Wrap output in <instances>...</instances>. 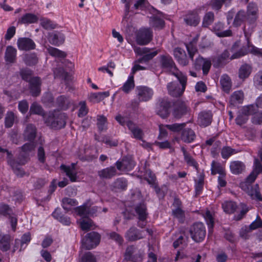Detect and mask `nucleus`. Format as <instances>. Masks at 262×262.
Here are the masks:
<instances>
[{"label":"nucleus","mask_w":262,"mask_h":262,"mask_svg":"<svg viewBox=\"0 0 262 262\" xmlns=\"http://www.w3.org/2000/svg\"><path fill=\"white\" fill-rule=\"evenodd\" d=\"M258 8L257 4L253 2L249 3L247 6V10L238 11L236 14L233 24L239 27L245 21L249 24H254L258 18Z\"/></svg>","instance_id":"obj_1"},{"label":"nucleus","mask_w":262,"mask_h":262,"mask_svg":"<svg viewBox=\"0 0 262 262\" xmlns=\"http://www.w3.org/2000/svg\"><path fill=\"white\" fill-rule=\"evenodd\" d=\"M172 75L177 78V82H171L167 84V88L168 94L173 97H181L185 91L187 84V77L181 72H172Z\"/></svg>","instance_id":"obj_2"},{"label":"nucleus","mask_w":262,"mask_h":262,"mask_svg":"<svg viewBox=\"0 0 262 262\" xmlns=\"http://www.w3.org/2000/svg\"><path fill=\"white\" fill-rule=\"evenodd\" d=\"M67 119L66 113L54 111L50 112L46 118L45 123L51 128L60 129L66 126Z\"/></svg>","instance_id":"obj_3"},{"label":"nucleus","mask_w":262,"mask_h":262,"mask_svg":"<svg viewBox=\"0 0 262 262\" xmlns=\"http://www.w3.org/2000/svg\"><path fill=\"white\" fill-rule=\"evenodd\" d=\"M7 159L8 164L11 167L14 173L17 176L23 177L25 173L23 169L19 167V166L25 165L27 163L26 158L19 157L17 159H15L13 158L11 152H8Z\"/></svg>","instance_id":"obj_4"},{"label":"nucleus","mask_w":262,"mask_h":262,"mask_svg":"<svg viewBox=\"0 0 262 262\" xmlns=\"http://www.w3.org/2000/svg\"><path fill=\"white\" fill-rule=\"evenodd\" d=\"M100 235L94 231L88 233L82 239V247L86 250L95 248L100 243Z\"/></svg>","instance_id":"obj_5"},{"label":"nucleus","mask_w":262,"mask_h":262,"mask_svg":"<svg viewBox=\"0 0 262 262\" xmlns=\"http://www.w3.org/2000/svg\"><path fill=\"white\" fill-rule=\"evenodd\" d=\"M189 232L193 241L197 243L201 242L206 236L205 227L202 223H195L191 227Z\"/></svg>","instance_id":"obj_6"},{"label":"nucleus","mask_w":262,"mask_h":262,"mask_svg":"<svg viewBox=\"0 0 262 262\" xmlns=\"http://www.w3.org/2000/svg\"><path fill=\"white\" fill-rule=\"evenodd\" d=\"M171 103L166 98H160L156 105V114L162 118H166L170 114Z\"/></svg>","instance_id":"obj_7"},{"label":"nucleus","mask_w":262,"mask_h":262,"mask_svg":"<svg viewBox=\"0 0 262 262\" xmlns=\"http://www.w3.org/2000/svg\"><path fill=\"white\" fill-rule=\"evenodd\" d=\"M211 66V61L210 59L203 58L199 55L194 60H193V67L196 70L203 71V74L207 75Z\"/></svg>","instance_id":"obj_8"},{"label":"nucleus","mask_w":262,"mask_h":262,"mask_svg":"<svg viewBox=\"0 0 262 262\" xmlns=\"http://www.w3.org/2000/svg\"><path fill=\"white\" fill-rule=\"evenodd\" d=\"M174 107L172 112L173 117L179 119L186 115L190 111V108L186 103L181 100H178L174 102Z\"/></svg>","instance_id":"obj_9"},{"label":"nucleus","mask_w":262,"mask_h":262,"mask_svg":"<svg viewBox=\"0 0 262 262\" xmlns=\"http://www.w3.org/2000/svg\"><path fill=\"white\" fill-rule=\"evenodd\" d=\"M152 38V32L150 28H143L139 30L136 41L138 45H145L149 43Z\"/></svg>","instance_id":"obj_10"},{"label":"nucleus","mask_w":262,"mask_h":262,"mask_svg":"<svg viewBox=\"0 0 262 262\" xmlns=\"http://www.w3.org/2000/svg\"><path fill=\"white\" fill-rule=\"evenodd\" d=\"M183 20L187 26L196 27L200 22V17L196 10H190L183 15Z\"/></svg>","instance_id":"obj_11"},{"label":"nucleus","mask_w":262,"mask_h":262,"mask_svg":"<svg viewBox=\"0 0 262 262\" xmlns=\"http://www.w3.org/2000/svg\"><path fill=\"white\" fill-rule=\"evenodd\" d=\"M160 63L162 68L169 70L172 75L173 71L180 72L172 57L168 54L161 55L160 56Z\"/></svg>","instance_id":"obj_12"},{"label":"nucleus","mask_w":262,"mask_h":262,"mask_svg":"<svg viewBox=\"0 0 262 262\" xmlns=\"http://www.w3.org/2000/svg\"><path fill=\"white\" fill-rule=\"evenodd\" d=\"M136 92L139 101H147L151 99L154 94L152 90L145 86H137Z\"/></svg>","instance_id":"obj_13"},{"label":"nucleus","mask_w":262,"mask_h":262,"mask_svg":"<svg viewBox=\"0 0 262 262\" xmlns=\"http://www.w3.org/2000/svg\"><path fill=\"white\" fill-rule=\"evenodd\" d=\"M117 168L120 171H130L135 166V162L130 157H125L121 161H118L116 163Z\"/></svg>","instance_id":"obj_14"},{"label":"nucleus","mask_w":262,"mask_h":262,"mask_svg":"<svg viewBox=\"0 0 262 262\" xmlns=\"http://www.w3.org/2000/svg\"><path fill=\"white\" fill-rule=\"evenodd\" d=\"M126 126L132 134V137L137 140L143 141L144 134L140 127L130 120L127 121Z\"/></svg>","instance_id":"obj_15"},{"label":"nucleus","mask_w":262,"mask_h":262,"mask_svg":"<svg viewBox=\"0 0 262 262\" xmlns=\"http://www.w3.org/2000/svg\"><path fill=\"white\" fill-rule=\"evenodd\" d=\"M17 45L19 50L26 51L34 50L36 48L34 41L28 37L19 38L17 41Z\"/></svg>","instance_id":"obj_16"},{"label":"nucleus","mask_w":262,"mask_h":262,"mask_svg":"<svg viewBox=\"0 0 262 262\" xmlns=\"http://www.w3.org/2000/svg\"><path fill=\"white\" fill-rule=\"evenodd\" d=\"M143 231L139 230L135 227H131L126 232L125 237L129 242H134L144 238Z\"/></svg>","instance_id":"obj_17"},{"label":"nucleus","mask_w":262,"mask_h":262,"mask_svg":"<svg viewBox=\"0 0 262 262\" xmlns=\"http://www.w3.org/2000/svg\"><path fill=\"white\" fill-rule=\"evenodd\" d=\"M29 89L31 95L33 97L39 96L41 92V80L38 77H33L29 80Z\"/></svg>","instance_id":"obj_18"},{"label":"nucleus","mask_w":262,"mask_h":262,"mask_svg":"<svg viewBox=\"0 0 262 262\" xmlns=\"http://www.w3.org/2000/svg\"><path fill=\"white\" fill-rule=\"evenodd\" d=\"M134 51L138 55H143L146 62L151 60L159 52L158 50L151 52L150 49L146 47H136L134 49Z\"/></svg>","instance_id":"obj_19"},{"label":"nucleus","mask_w":262,"mask_h":262,"mask_svg":"<svg viewBox=\"0 0 262 262\" xmlns=\"http://www.w3.org/2000/svg\"><path fill=\"white\" fill-rule=\"evenodd\" d=\"M173 55L178 62L181 66L184 67L188 65L189 59L185 51L180 48H176L173 51Z\"/></svg>","instance_id":"obj_20"},{"label":"nucleus","mask_w":262,"mask_h":262,"mask_svg":"<svg viewBox=\"0 0 262 262\" xmlns=\"http://www.w3.org/2000/svg\"><path fill=\"white\" fill-rule=\"evenodd\" d=\"M212 119V115L211 111L201 112L199 114L198 124L202 126H207L211 124Z\"/></svg>","instance_id":"obj_21"},{"label":"nucleus","mask_w":262,"mask_h":262,"mask_svg":"<svg viewBox=\"0 0 262 262\" xmlns=\"http://www.w3.org/2000/svg\"><path fill=\"white\" fill-rule=\"evenodd\" d=\"M75 165V163H72L71 166H69L62 164L60 167V169L63 170L69 178L71 182H76L77 179Z\"/></svg>","instance_id":"obj_22"},{"label":"nucleus","mask_w":262,"mask_h":262,"mask_svg":"<svg viewBox=\"0 0 262 262\" xmlns=\"http://www.w3.org/2000/svg\"><path fill=\"white\" fill-rule=\"evenodd\" d=\"M16 49L11 46L6 48L5 53V59L7 64H12L16 60Z\"/></svg>","instance_id":"obj_23"},{"label":"nucleus","mask_w":262,"mask_h":262,"mask_svg":"<svg viewBox=\"0 0 262 262\" xmlns=\"http://www.w3.org/2000/svg\"><path fill=\"white\" fill-rule=\"evenodd\" d=\"M196 135L194 132L190 128H184L181 133V139L186 143L192 142L195 139Z\"/></svg>","instance_id":"obj_24"},{"label":"nucleus","mask_w":262,"mask_h":262,"mask_svg":"<svg viewBox=\"0 0 262 262\" xmlns=\"http://www.w3.org/2000/svg\"><path fill=\"white\" fill-rule=\"evenodd\" d=\"M135 210L138 215V219L141 221H145L147 218L148 212L147 206L144 203L137 204L135 207Z\"/></svg>","instance_id":"obj_25"},{"label":"nucleus","mask_w":262,"mask_h":262,"mask_svg":"<svg viewBox=\"0 0 262 262\" xmlns=\"http://www.w3.org/2000/svg\"><path fill=\"white\" fill-rule=\"evenodd\" d=\"M252 71V67L248 63L243 64L238 70V77L239 79L245 80L248 78Z\"/></svg>","instance_id":"obj_26"},{"label":"nucleus","mask_w":262,"mask_h":262,"mask_svg":"<svg viewBox=\"0 0 262 262\" xmlns=\"http://www.w3.org/2000/svg\"><path fill=\"white\" fill-rule=\"evenodd\" d=\"M244 98V93L242 91L234 92L230 96L229 103L231 106H235L242 103Z\"/></svg>","instance_id":"obj_27"},{"label":"nucleus","mask_w":262,"mask_h":262,"mask_svg":"<svg viewBox=\"0 0 262 262\" xmlns=\"http://www.w3.org/2000/svg\"><path fill=\"white\" fill-rule=\"evenodd\" d=\"M117 170L114 166L104 168L98 172V174L101 179H109L116 176Z\"/></svg>","instance_id":"obj_28"},{"label":"nucleus","mask_w":262,"mask_h":262,"mask_svg":"<svg viewBox=\"0 0 262 262\" xmlns=\"http://www.w3.org/2000/svg\"><path fill=\"white\" fill-rule=\"evenodd\" d=\"M56 103L60 109L66 110L71 105V100L68 96L61 95L57 98Z\"/></svg>","instance_id":"obj_29"},{"label":"nucleus","mask_w":262,"mask_h":262,"mask_svg":"<svg viewBox=\"0 0 262 262\" xmlns=\"http://www.w3.org/2000/svg\"><path fill=\"white\" fill-rule=\"evenodd\" d=\"M36 136V127L32 124H29L27 125L24 133V137L26 140L29 141H33Z\"/></svg>","instance_id":"obj_30"},{"label":"nucleus","mask_w":262,"mask_h":262,"mask_svg":"<svg viewBox=\"0 0 262 262\" xmlns=\"http://www.w3.org/2000/svg\"><path fill=\"white\" fill-rule=\"evenodd\" d=\"M38 19L37 16L34 14L28 13L19 18L17 23L20 24H33L36 23Z\"/></svg>","instance_id":"obj_31"},{"label":"nucleus","mask_w":262,"mask_h":262,"mask_svg":"<svg viewBox=\"0 0 262 262\" xmlns=\"http://www.w3.org/2000/svg\"><path fill=\"white\" fill-rule=\"evenodd\" d=\"M110 96L109 92L92 93L88 96L90 101L93 103H98Z\"/></svg>","instance_id":"obj_32"},{"label":"nucleus","mask_w":262,"mask_h":262,"mask_svg":"<svg viewBox=\"0 0 262 262\" xmlns=\"http://www.w3.org/2000/svg\"><path fill=\"white\" fill-rule=\"evenodd\" d=\"M150 26L155 29L161 30L165 27L164 20L158 16L154 15L149 18Z\"/></svg>","instance_id":"obj_33"},{"label":"nucleus","mask_w":262,"mask_h":262,"mask_svg":"<svg viewBox=\"0 0 262 262\" xmlns=\"http://www.w3.org/2000/svg\"><path fill=\"white\" fill-rule=\"evenodd\" d=\"M230 168L232 173L238 174L242 173L245 168L244 164L238 161H232L230 163Z\"/></svg>","instance_id":"obj_34"},{"label":"nucleus","mask_w":262,"mask_h":262,"mask_svg":"<svg viewBox=\"0 0 262 262\" xmlns=\"http://www.w3.org/2000/svg\"><path fill=\"white\" fill-rule=\"evenodd\" d=\"M12 239L10 235L5 234L2 235L0 234V249L3 251H7L10 248V242Z\"/></svg>","instance_id":"obj_35"},{"label":"nucleus","mask_w":262,"mask_h":262,"mask_svg":"<svg viewBox=\"0 0 262 262\" xmlns=\"http://www.w3.org/2000/svg\"><path fill=\"white\" fill-rule=\"evenodd\" d=\"M250 41L248 40L247 45L243 46L238 51L234 53L230 57V59L239 58L250 53Z\"/></svg>","instance_id":"obj_36"},{"label":"nucleus","mask_w":262,"mask_h":262,"mask_svg":"<svg viewBox=\"0 0 262 262\" xmlns=\"http://www.w3.org/2000/svg\"><path fill=\"white\" fill-rule=\"evenodd\" d=\"M25 64L28 66H33L36 64L38 62V58L35 53L26 54L23 58Z\"/></svg>","instance_id":"obj_37"},{"label":"nucleus","mask_w":262,"mask_h":262,"mask_svg":"<svg viewBox=\"0 0 262 262\" xmlns=\"http://www.w3.org/2000/svg\"><path fill=\"white\" fill-rule=\"evenodd\" d=\"M54 75L55 78H62L66 82H68L71 79L70 74L67 72H66L62 68H56L54 70Z\"/></svg>","instance_id":"obj_38"},{"label":"nucleus","mask_w":262,"mask_h":262,"mask_svg":"<svg viewBox=\"0 0 262 262\" xmlns=\"http://www.w3.org/2000/svg\"><path fill=\"white\" fill-rule=\"evenodd\" d=\"M224 28V25L222 23H217L215 24L214 29L215 31L216 35L219 37H227L232 36V31L230 30H227L222 31Z\"/></svg>","instance_id":"obj_39"},{"label":"nucleus","mask_w":262,"mask_h":262,"mask_svg":"<svg viewBox=\"0 0 262 262\" xmlns=\"http://www.w3.org/2000/svg\"><path fill=\"white\" fill-rule=\"evenodd\" d=\"M50 42L54 45H57L59 43H62L64 40V36L63 34L60 32H53L49 36Z\"/></svg>","instance_id":"obj_40"},{"label":"nucleus","mask_w":262,"mask_h":262,"mask_svg":"<svg viewBox=\"0 0 262 262\" xmlns=\"http://www.w3.org/2000/svg\"><path fill=\"white\" fill-rule=\"evenodd\" d=\"M134 78L133 75H130L127 81L120 88V90L123 91L125 93L128 94L135 88V84Z\"/></svg>","instance_id":"obj_41"},{"label":"nucleus","mask_w":262,"mask_h":262,"mask_svg":"<svg viewBox=\"0 0 262 262\" xmlns=\"http://www.w3.org/2000/svg\"><path fill=\"white\" fill-rule=\"evenodd\" d=\"M52 216L64 225H69L71 223L70 218L67 216L62 215L60 209H56L53 212Z\"/></svg>","instance_id":"obj_42"},{"label":"nucleus","mask_w":262,"mask_h":262,"mask_svg":"<svg viewBox=\"0 0 262 262\" xmlns=\"http://www.w3.org/2000/svg\"><path fill=\"white\" fill-rule=\"evenodd\" d=\"M220 83L223 90L226 93H229L231 88L230 78L227 75H224L221 78Z\"/></svg>","instance_id":"obj_43"},{"label":"nucleus","mask_w":262,"mask_h":262,"mask_svg":"<svg viewBox=\"0 0 262 262\" xmlns=\"http://www.w3.org/2000/svg\"><path fill=\"white\" fill-rule=\"evenodd\" d=\"M222 208L226 213L231 214L235 211L237 209V205L233 201H225L222 204Z\"/></svg>","instance_id":"obj_44"},{"label":"nucleus","mask_w":262,"mask_h":262,"mask_svg":"<svg viewBox=\"0 0 262 262\" xmlns=\"http://www.w3.org/2000/svg\"><path fill=\"white\" fill-rule=\"evenodd\" d=\"M77 205L76 200L65 197L62 200V206L67 211L71 210L72 207Z\"/></svg>","instance_id":"obj_45"},{"label":"nucleus","mask_w":262,"mask_h":262,"mask_svg":"<svg viewBox=\"0 0 262 262\" xmlns=\"http://www.w3.org/2000/svg\"><path fill=\"white\" fill-rule=\"evenodd\" d=\"M204 174L201 173L199 175L198 180H195V195H198L201 194L203 189L204 185Z\"/></svg>","instance_id":"obj_46"},{"label":"nucleus","mask_w":262,"mask_h":262,"mask_svg":"<svg viewBox=\"0 0 262 262\" xmlns=\"http://www.w3.org/2000/svg\"><path fill=\"white\" fill-rule=\"evenodd\" d=\"M196 41L194 39L190 42L189 43L186 44V47L188 51L189 58L193 61L194 55L198 52V49L196 47Z\"/></svg>","instance_id":"obj_47"},{"label":"nucleus","mask_w":262,"mask_h":262,"mask_svg":"<svg viewBox=\"0 0 262 262\" xmlns=\"http://www.w3.org/2000/svg\"><path fill=\"white\" fill-rule=\"evenodd\" d=\"M14 213L12 208L9 205L4 203H0V215L8 217Z\"/></svg>","instance_id":"obj_48"},{"label":"nucleus","mask_w":262,"mask_h":262,"mask_svg":"<svg viewBox=\"0 0 262 262\" xmlns=\"http://www.w3.org/2000/svg\"><path fill=\"white\" fill-rule=\"evenodd\" d=\"M172 215L177 219L180 223H183L185 220V211L182 208H175L172 210Z\"/></svg>","instance_id":"obj_49"},{"label":"nucleus","mask_w":262,"mask_h":262,"mask_svg":"<svg viewBox=\"0 0 262 262\" xmlns=\"http://www.w3.org/2000/svg\"><path fill=\"white\" fill-rule=\"evenodd\" d=\"M247 193L251 197L255 198L257 200H262V195L259 191V187L257 184L255 186L251 185Z\"/></svg>","instance_id":"obj_50"},{"label":"nucleus","mask_w":262,"mask_h":262,"mask_svg":"<svg viewBox=\"0 0 262 262\" xmlns=\"http://www.w3.org/2000/svg\"><path fill=\"white\" fill-rule=\"evenodd\" d=\"M47 51L48 53L53 57L64 58L67 56V54L65 52L52 47H49L48 48Z\"/></svg>","instance_id":"obj_51"},{"label":"nucleus","mask_w":262,"mask_h":262,"mask_svg":"<svg viewBox=\"0 0 262 262\" xmlns=\"http://www.w3.org/2000/svg\"><path fill=\"white\" fill-rule=\"evenodd\" d=\"M211 171L212 175H215L217 173L221 175L225 173L224 169L219 163L216 162L215 161H213L211 163Z\"/></svg>","instance_id":"obj_52"},{"label":"nucleus","mask_w":262,"mask_h":262,"mask_svg":"<svg viewBox=\"0 0 262 262\" xmlns=\"http://www.w3.org/2000/svg\"><path fill=\"white\" fill-rule=\"evenodd\" d=\"M15 116L13 112H8L5 118V125L6 128L11 127L14 122Z\"/></svg>","instance_id":"obj_53"},{"label":"nucleus","mask_w":262,"mask_h":262,"mask_svg":"<svg viewBox=\"0 0 262 262\" xmlns=\"http://www.w3.org/2000/svg\"><path fill=\"white\" fill-rule=\"evenodd\" d=\"M186 126L185 123H173L172 124H167L165 125V127L171 132H179L182 131Z\"/></svg>","instance_id":"obj_54"},{"label":"nucleus","mask_w":262,"mask_h":262,"mask_svg":"<svg viewBox=\"0 0 262 262\" xmlns=\"http://www.w3.org/2000/svg\"><path fill=\"white\" fill-rule=\"evenodd\" d=\"M214 18V13L212 12H208L206 13L203 20V26L207 27L211 25Z\"/></svg>","instance_id":"obj_55"},{"label":"nucleus","mask_w":262,"mask_h":262,"mask_svg":"<svg viewBox=\"0 0 262 262\" xmlns=\"http://www.w3.org/2000/svg\"><path fill=\"white\" fill-rule=\"evenodd\" d=\"M30 113L31 114H37L39 115H43L44 114L42 107L36 102L33 103L30 108Z\"/></svg>","instance_id":"obj_56"},{"label":"nucleus","mask_w":262,"mask_h":262,"mask_svg":"<svg viewBox=\"0 0 262 262\" xmlns=\"http://www.w3.org/2000/svg\"><path fill=\"white\" fill-rule=\"evenodd\" d=\"M127 186V182L124 178H118L114 183V187L120 190H125Z\"/></svg>","instance_id":"obj_57"},{"label":"nucleus","mask_w":262,"mask_h":262,"mask_svg":"<svg viewBox=\"0 0 262 262\" xmlns=\"http://www.w3.org/2000/svg\"><path fill=\"white\" fill-rule=\"evenodd\" d=\"M152 187L154 188L156 194L159 198H163L166 194L167 191V188L166 186H162L161 187H159L157 184L152 186Z\"/></svg>","instance_id":"obj_58"},{"label":"nucleus","mask_w":262,"mask_h":262,"mask_svg":"<svg viewBox=\"0 0 262 262\" xmlns=\"http://www.w3.org/2000/svg\"><path fill=\"white\" fill-rule=\"evenodd\" d=\"M41 26L46 30L54 29L56 28V25L51 20L47 18L41 19Z\"/></svg>","instance_id":"obj_59"},{"label":"nucleus","mask_w":262,"mask_h":262,"mask_svg":"<svg viewBox=\"0 0 262 262\" xmlns=\"http://www.w3.org/2000/svg\"><path fill=\"white\" fill-rule=\"evenodd\" d=\"M19 73L22 79L26 81L29 82V80L33 78L32 77L33 72L31 70L28 69H23L20 70Z\"/></svg>","instance_id":"obj_60"},{"label":"nucleus","mask_w":262,"mask_h":262,"mask_svg":"<svg viewBox=\"0 0 262 262\" xmlns=\"http://www.w3.org/2000/svg\"><path fill=\"white\" fill-rule=\"evenodd\" d=\"M235 153V150L229 146L223 147L221 151V155L224 159H228L231 155Z\"/></svg>","instance_id":"obj_61"},{"label":"nucleus","mask_w":262,"mask_h":262,"mask_svg":"<svg viewBox=\"0 0 262 262\" xmlns=\"http://www.w3.org/2000/svg\"><path fill=\"white\" fill-rule=\"evenodd\" d=\"M80 108L78 113V116L79 117H83L87 115L89 112V109L86 106V102L84 101H80L79 102Z\"/></svg>","instance_id":"obj_62"},{"label":"nucleus","mask_w":262,"mask_h":262,"mask_svg":"<svg viewBox=\"0 0 262 262\" xmlns=\"http://www.w3.org/2000/svg\"><path fill=\"white\" fill-rule=\"evenodd\" d=\"M145 180L151 186L157 184V178L155 174L150 170L146 172Z\"/></svg>","instance_id":"obj_63"},{"label":"nucleus","mask_w":262,"mask_h":262,"mask_svg":"<svg viewBox=\"0 0 262 262\" xmlns=\"http://www.w3.org/2000/svg\"><path fill=\"white\" fill-rule=\"evenodd\" d=\"M255 85L259 89L262 90V71L257 72L254 77Z\"/></svg>","instance_id":"obj_64"}]
</instances>
